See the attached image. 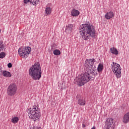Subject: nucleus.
Segmentation results:
<instances>
[{
	"label": "nucleus",
	"instance_id": "obj_16",
	"mask_svg": "<svg viewBox=\"0 0 129 129\" xmlns=\"http://www.w3.org/2000/svg\"><path fill=\"white\" fill-rule=\"evenodd\" d=\"M45 14L46 15H50V14H51L52 10H51V8L50 7H47L45 9Z\"/></svg>",
	"mask_w": 129,
	"mask_h": 129
},
{
	"label": "nucleus",
	"instance_id": "obj_8",
	"mask_svg": "<svg viewBox=\"0 0 129 129\" xmlns=\"http://www.w3.org/2000/svg\"><path fill=\"white\" fill-rule=\"evenodd\" d=\"M103 129H114V125H113V119L108 118L105 122Z\"/></svg>",
	"mask_w": 129,
	"mask_h": 129
},
{
	"label": "nucleus",
	"instance_id": "obj_4",
	"mask_svg": "<svg viewBox=\"0 0 129 129\" xmlns=\"http://www.w3.org/2000/svg\"><path fill=\"white\" fill-rule=\"evenodd\" d=\"M28 112L29 118L33 119L34 121L38 120L41 117V110L39 108V105H35L33 108H30Z\"/></svg>",
	"mask_w": 129,
	"mask_h": 129
},
{
	"label": "nucleus",
	"instance_id": "obj_9",
	"mask_svg": "<svg viewBox=\"0 0 129 129\" xmlns=\"http://www.w3.org/2000/svg\"><path fill=\"white\" fill-rule=\"evenodd\" d=\"M3 75V76L4 77H12V74L10 72H8L7 71H3V68L0 66V76L2 75Z\"/></svg>",
	"mask_w": 129,
	"mask_h": 129
},
{
	"label": "nucleus",
	"instance_id": "obj_5",
	"mask_svg": "<svg viewBox=\"0 0 129 129\" xmlns=\"http://www.w3.org/2000/svg\"><path fill=\"white\" fill-rule=\"evenodd\" d=\"M111 69L117 78L121 77V68L119 64L113 62V64H111Z\"/></svg>",
	"mask_w": 129,
	"mask_h": 129
},
{
	"label": "nucleus",
	"instance_id": "obj_30",
	"mask_svg": "<svg viewBox=\"0 0 129 129\" xmlns=\"http://www.w3.org/2000/svg\"><path fill=\"white\" fill-rule=\"evenodd\" d=\"M1 29H0V33H1Z\"/></svg>",
	"mask_w": 129,
	"mask_h": 129
},
{
	"label": "nucleus",
	"instance_id": "obj_28",
	"mask_svg": "<svg viewBox=\"0 0 129 129\" xmlns=\"http://www.w3.org/2000/svg\"><path fill=\"white\" fill-rule=\"evenodd\" d=\"M91 129H95V126H93V127Z\"/></svg>",
	"mask_w": 129,
	"mask_h": 129
},
{
	"label": "nucleus",
	"instance_id": "obj_25",
	"mask_svg": "<svg viewBox=\"0 0 129 129\" xmlns=\"http://www.w3.org/2000/svg\"><path fill=\"white\" fill-rule=\"evenodd\" d=\"M8 68H12V67H13V64H12V63L9 62L8 64Z\"/></svg>",
	"mask_w": 129,
	"mask_h": 129
},
{
	"label": "nucleus",
	"instance_id": "obj_21",
	"mask_svg": "<svg viewBox=\"0 0 129 129\" xmlns=\"http://www.w3.org/2000/svg\"><path fill=\"white\" fill-rule=\"evenodd\" d=\"M12 121L13 122V123H17V122L19 121V117H14L12 119Z\"/></svg>",
	"mask_w": 129,
	"mask_h": 129
},
{
	"label": "nucleus",
	"instance_id": "obj_29",
	"mask_svg": "<svg viewBox=\"0 0 129 129\" xmlns=\"http://www.w3.org/2000/svg\"><path fill=\"white\" fill-rule=\"evenodd\" d=\"M96 75H97V73L96 74Z\"/></svg>",
	"mask_w": 129,
	"mask_h": 129
},
{
	"label": "nucleus",
	"instance_id": "obj_22",
	"mask_svg": "<svg viewBox=\"0 0 129 129\" xmlns=\"http://www.w3.org/2000/svg\"><path fill=\"white\" fill-rule=\"evenodd\" d=\"M39 1V0H30V4H32L33 6H36Z\"/></svg>",
	"mask_w": 129,
	"mask_h": 129
},
{
	"label": "nucleus",
	"instance_id": "obj_23",
	"mask_svg": "<svg viewBox=\"0 0 129 129\" xmlns=\"http://www.w3.org/2000/svg\"><path fill=\"white\" fill-rule=\"evenodd\" d=\"M6 57V53L5 52H1L0 53V58L3 59Z\"/></svg>",
	"mask_w": 129,
	"mask_h": 129
},
{
	"label": "nucleus",
	"instance_id": "obj_17",
	"mask_svg": "<svg viewBox=\"0 0 129 129\" xmlns=\"http://www.w3.org/2000/svg\"><path fill=\"white\" fill-rule=\"evenodd\" d=\"M98 72H102V70H103V65L102 64H99L97 68Z\"/></svg>",
	"mask_w": 129,
	"mask_h": 129
},
{
	"label": "nucleus",
	"instance_id": "obj_20",
	"mask_svg": "<svg viewBox=\"0 0 129 129\" xmlns=\"http://www.w3.org/2000/svg\"><path fill=\"white\" fill-rule=\"evenodd\" d=\"M53 54L56 56H59V55L61 54V51L58 49H55L53 51Z\"/></svg>",
	"mask_w": 129,
	"mask_h": 129
},
{
	"label": "nucleus",
	"instance_id": "obj_14",
	"mask_svg": "<svg viewBox=\"0 0 129 129\" xmlns=\"http://www.w3.org/2000/svg\"><path fill=\"white\" fill-rule=\"evenodd\" d=\"M110 52L114 55H118V51L115 47H112L110 49Z\"/></svg>",
	"mask_w": 129,
	"mask_h": 129
},
{
	"label": "nucleus",
	"instance_id": "obj_24",
	"mask_svg": "<svg viewBox=\"0 0 129 129\" xmlns=\"http://www.w3.org/2000/svg\"><path fill=\"white\" fill-rule=\"evenodd\" d=\"M30 129H42L41 127H36L33 126L32 127H31Z\"/></svg>",
	"mask_w": 129,
	"mask_h": 129
},
{
	"label": "nucleus",
	"instance_id": "obj_13",
	"mask_svg": "<svg viewBox=\"0 0 129 129\" xmlns=\"http://www.w3.org/2000/svg\"><path fill=\"white\" fill-rule=\"evenodd\" d=\"M73 30V24H69L66 26V32L70 34Z\"/></svg>",
	"mask_w": 129,
	"mask_h": 129
},
{
	"label": "nucleus",
	"instance_id": "obj_26",
	"mask_svg": "<svg viewBox=\"0 0 129 129\" xmlns=\"http://www.w3.org/2000/svg\"><path fill=\"white\" fill-rule=\"evenodd\" d=\"M29 2L31 3V0H24V4H27Z\"/></svg>",
	"mask_w": 129,
	"mask_h": 129
},
{
	"label": "nucleus",
	"instance_id": "obj_18",
	"mask_svg": "<svg viewBox=\"0 0 129 129\" xmlns=\"http://www.w3.org/2000/svg\"><path fill=\"white\" fill-rule=\"evenodd\" d=\"M58 86L61 89H63V88H65V83H64V82H62L61 83H58Z\"/></svg>",
	"mask_w": 129,
	"mask_h": 129
},
{
	"label": "nucleus",
	"instance_id": "obj_7",
	"mask_svg": "<svg viewBox=\"0 0 129 129\" xmlns=\"http://www.w3.org/2000/svg\"><path fill=\"white\" fill-rule=\"evenodd\" d=\"M17 85L11 84L7 88V93L8 96H14L17 93Z\"/></svg>",
	"mask_w": 129,
	"mask_h": 129
},
{
	"label": "nucleus",
	"instance_id": "obj_15",
	"mask_svg": "<svg viewBox=\"0 0 129 129\" xmlns=\"http://www.w3.org/2000/svg\"><path fill=\"white\" fill-rule=\"evenodd\" d=\"M86 102L85 101V100L82 98L79 99L78 101V104H79V105H82V106L85 105Z\"/></svg>",
	"mask_w": 129,
	"mask_h": 129
},
{
	"label": "nucleus",
	"instance_id": "obj_11",
	"mask_svg": "<svg viewBox=\"0 0 129 129\" xmlns=\"http://www.w3.org/2000/svg\"><path fill=\"white\" fill-rule=\"evenodd\" d=\"M114 17V14L112 12H107L105 15V19H106V20H110V19H112V18H113Z\"/></svg>",
	"mask_w": 129,
	"mask_h": 129
},
{
	"label": "nucleus",
	"instance_id": "obj_6",
	"mask_svg": "<svg viewBox=\"0 0 129 129\" xmlns=\"http://www.w3.org/2000/svg\"><path fill=\"white\" fill-rule=\"evenodd\" d=\"M31 50L30 47H22L18 49V54L22 58H28Z\"/></svg>",
	"mask_w": 129,
	"mask_h": 129
},
{
	"label": "nucleus",
	"instance_id": "obj_10",
	"mask_svg": "<svg viewBox=\"0 0 129 129\" xmlns=\"http://www.w3.org/2000/svg\"><path fill=\"white\" fill-rule=\"evenodd\" d=\"M122 122L123 123H128L129 122V112L124 114L122 118Z\"/></svg>",
	"mask_w": 129,
	"mask_h": 129
},
{
	"label": "nucleus",
	"instance_id": "obj_1",
	"mask_svg": "<svg viewBox=\"0 0 129 129\" xmlns=\"http://www.w3.org/2000/svg\"><path fill=\"white\" fill-rule=\"evenodd\" d=\"M95 61L94 58L86 59L85 64V73L77 80V84L79 86H82L85 83H87L90 80V79L95 75V73H94L95 71L93 69V64H94Z\"/></svg>",
	"mask_w": 129,
	"mask_h": 129
},
{
	"label": "nucleus",
	"instance_id": "obj_12",
	"mask_svg": "<svg viewBox=\"0 0 129 129\" xmlns=\"http://www.w3.org/2000/svg\"><path fill=\"white\" fill-rule=\"evenodd\" d=\"M80 14V12H79V11L76 9H73V10H72L71 13V15L72 17H78Z\"/></svg>",
	"mask_w": 129,
	"mask_h": 129
},
{
	"label": "nucleus",
	"instance_id": "obj_3",
	"mask_svg": "<svg viewBox=\"0 0 129 129\" xmlns=\"http://www.w3.org/2000/svg\"><path fill=\"white\" fill-rule=\"evenodd\" d=\"M29 74L33 80H40L42 77V69L40 62H36L30 68Z\"/></svg>",
	"mask_w": 129,
	"mask_h": 129
},
{
	"label": "nucleus",
	"instance_id": "obj_2",
	"mask_svg": "<svg viewBox=\"0 0 129 129\" xmlns=\"http://www.w3.org/2000/svg\"><path fill=\"white\" fill-rule=\"evenodd\" d=\"M79 33L83 40L87 41L90 38L96 37L95 28L92 24H84L80 26Z\"/></svg>",
	"mask_w": 129,
	"mask_h": 129
},
{
	"label": "nucleus",
	"instance_id": "obj_31",
	"mask_svg": "<svg viewBox=\"0 0 129 129\" xmlns=\"http://www.w3.org/2000/svg\"><path fill=\"white\" fill-rule=\"evenodd\" d=\"M77 97H78V96H77Z\"/></svg>",
	"mask_w": 129,
	"mask_h": 129
},
{
	"label": "nucleus",
	"instance_id": "obj_19",
	"mask_svg": "<svg viewBox=\"0 0 129 129\" xmlns=\"http://www.w3.org/2000/svg\"><path fill=\"white\" fill-rule=\"evenodd\" d=\"M5 49V44L3 41H0V52Z\"/></svg>",
	"mask_w": 129,
	"mask_h": 129
},
{
	"label": "nucleus",
	"instance_id": "obj_27",
	"mask_svg": "<svg viewBox=\"0 0 129 129\" xmlns=\"http://www.w3.org/2000/svg\"><path fill=\"white\" fill-rule=\"evenodd\" d=\"M82 125L83 127H85L86 126L85 124H83Z\"/></svg>",
	"mask_w": 129,
	"mask_h": 129
}]
</instances>
